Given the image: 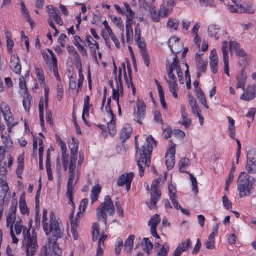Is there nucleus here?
Returning <instances> with one entry per match:
<instances>
[{
    "label": "nucleus",
    "instance_id": "f257e3e1",
    "mask_svg": "<svg viewBox=\"0 0 256 256\" xmlns=\"http://www.w3.org/2000/svg\"><path fill=\"white\" fill-rule=\"evenodd\" d=\"M50 223L49 225L48 223L44 222L43 224V228L46 234L48 236L52 234L51 238L52 240V252L54 256H61L62 250L59 248L56 241L58 239L62 238L64 234V229L62 225L54 218V212H52L50 214Z\"/></svg>",
    "mask_w": 256,
    "mask_h": 256
},
{
    "label": "nucleus",
    "instance_id": "f03ea898",
    "mask_svg": "<svg viewBox=\"0 0 256 256\" xmlns=\"http://www.w3.org/2000/svg\"><path fill=\"white\" fill-rule=\"evenodd\" d=\"M156 142L154 139V138L150 136L147 138L146 142L142 149L140 150V158L138 160V164L139 168V174L140 177H142L145 168L143 166L142 164L145 166L149 167L150 164V155L154 147H156Z\"/></svg>",
    "mask_w": 256,
    "mask_h": 256
},
{
    "label": "nucleus",
    "instance_id": "7ed1b4c3",
    "mask_svg": "<svg viewBox=\"0 0 256 256\" xmlns=\"http://www.w3.org/2000/svg\"><path fill=\"white\" fill-rule=\"evenodd\" d=\"M24 238L22 242V248L26 253V256H34L38 248L37 236L34 230L24 229Z\"/></svg>",
    "mask_w": 256,
    "mask_h": 256
},
{
    "label": "nucleus",
    "instance_id": "20e7f679",
    "mask_svg": "<svg viewBox=\"0 0 256 256\" xmlns=\"http://www.w3.org/2000/svg\"><path fill=\"white\" fill-rule=\"evenodd\" d=\"M256 182V179L250 176L245 172H241L238 177V190L240 192V197L242 198L250 194L251 190Z\"/></svg>",
    "mask_w": 256,
    "mask_h": 256
},
{
    "label": "nucleus",
    "instance_id": "39448f33",
    "mask_svg": "<svg viewBox=\"0 0 256 256\" xmlns=\"http://www.w3.org/2000/svg\"><path fill=\"white\" fill-rule=\"evenodd\" d=\"M108 213L110 216H114L115 214L114 206L109 196H106L104 202L102 203L96 210V215L98 220H102L106 225Z\"/></svg>",
    "mask_w": 256,
    "mask_h": 256
},
{
    "label": "nucleus",
    "instance_id": "423d86ee",
    "mask_svg": "<svg viewBox=\"0 0 256 256\" xmlns=\"http://www.w3.org/2000/svg\"><path fill=\"white\" fill-rule=\"evenodd\" d=\"M161 178H158L156 180H154L152 184V192L151 193L150 202L148 204V206L150 209L156 208V204L161 197V192L158 190V184Z\"/></svg>",
    "mask_w": 256,
    "mask_h": 256
},
{
    "label": "nucleus",
    "instance_id": "0eeeda50",
    "mask_svg": "<svg viewBox=\"0 0 256 256\" xmlns=\"http://www.w3.org/2000/svg\"><path fill=\"white\" fill-rule=\"evenodd\" d=\"M134 174L133 172L124 174L120 176L117 181V184L119 186H126V190L128 192L130 188L131 184L134 179Z\"/></svg>",
    "mask_w": 256,
    "mask_h": 256
},
{
    "label": "nucleus",
    "instance_id": "6e6552de",
    "mask_svg": "<svg viewBox=\"0 0 256 256\" xmlns=\"http://www.w3.org/2000/svg\"><path fill=\"white\" fill-rule=\"evenodd\" d=\"M137 111L134 112L135 120L142 124L141 120L144 119L146 114V106L144 102L140 100L136 102Z\"/></svg>",
    "mask_w": 256,
    "mask_h": 256
},
{
    "label": "nucleus",
    "instance_id": "1a4fd4ad",
    "mask_svg": "<svg viewBox=\"0 0 256 256\" xmlns=\"http://www.w3.org/2000/svg\"><path fill=\"white\" fill-rule=\"evenodd\" d=\"M2 113L8 126V132H10L12 128L17 124V122H14V116L8 106H6Z\"/></svg>",
    "mask_w": 256,
    "mask_h": 256
},
{
    "label": "nucleus",
    "instance_id": "9d476101",
    "mask_svg": "<svg viewBox=\"0 0 256 256\" xmlns=\"http://www.w3.org/2000/svg\"><path fill=\"white\" fill-rule=\"evenodd\" d=\"M175 144H172L166 156V163L168 169L169 170L172 168L175 164Z\"/></svg>",
    "mask_w": 256,
    "mask_h": 256
},
{
    "label": "nucleus",
    "instance_id": "9b49d317",
    "mask_svg": "<svg viewBox=\"0 0 256 256\" xmlns=\"http://www.w3.org/2000/svg\"><path fill=\"white\" fill-rule=\"evenodd\" d=\"M230 50L232 54L235 53L238 58H246L248 55L247 53L241 48L240 45L236 42H230Z\"/></svg>",
    "mask_w": 256,
    "mask_h": 256
},
{
    "label": "nucleus",
    "instance_id": "f8f14e48",
    "mask_svg": "<svg viewBox=\"0 0 256 256\" xmlns=\"http://www.w3.org/2000/svg\"><path fill=\"white\" fill-rule=\"evenodd\" d=\"M48 8L50 10L48 12L49 18L52 20H54L60 26L63 25V21L60 15V11L57 8H53L52 6H48Z\"/></svg>",
    "mask_w": 256,
    "mask_h": 256
},
{
    "label": "nucleus",
    "instance_id": "ddd939ff",
    "mask_svg": "<svg viewBox=\"0 0 256 256\" xmlns=\"http://www.w3.org/2000/svg\"><path fill=\"white\" fill-rule=\"evenodd\" d=\"M10 66L12 70L16 74H20L22 72V66L20 64V60L16 54L11 55Z\"/></svg>",
    "mask_w": 256,
    "mask_h": 256
},
{
    "label": "nucleus",
    "instance_id": "4468645a",
    "mask_svg": "<svg viewBox=\"0 0 256 256\" xmlns=\"http://www.w3.org/2000/svg\"><path fill=\"white\" fill-rule=\"evenodd\" d=\"M160 222V216L158 214H155L150 220L148 224L150 226V232L152 235L158 238H160V236L157 233L156 229L157 226Z\"/></svg>",
    "mask_w": 256,
    "mask_h": 256
},
{
    "label": "nucleus",
    "instance_id": "2eb2a0df",
    "mask_svg": "<svg viewBox=\"0 0 256 256\" xmlns=\"http://www.w3.org/2000/svg\"><path fill=\"white\" fill-rule=\"evenodd\" d=\"M171 69L172 72L174 70H176L178 76H182V69L180 66L179 65V60L177 55H175L174 58H173V62L171 63L168 60H166V70H170Z\"/></svg>",
    "mask_w": 256,
    "mask_h": 256
},
{
    "label": "nucleus",
    "instance_id": "dca6fc26",
    "mask_svg": "<svg viewBox=\"0 0 256 256\" xmlns=\"http://www.w3.org/2000/svg\"><path fill=\"white\" fill-rule=\"evenodd\" d=\"M256 86H248L246 92L244 93L240 96V99L249 102L256 98Z\"/></svg>",
    "mask_w": 256,
    "mask_h": 256
},
{
    "label": "nucleus",
    "instance_id": "f3484780",
    "mask_svg": "<svg viewBox=\"0 0 256 256\" xmlns=\"http://www.w3.org/2000/svg\"><path fill=\"white\" fill-rule=\"evenodd\" d=\"M134 38L138 48L140 49V53L143 51H146V43L141 41V32L139 24H138L135 28Z\"/></svg>",
    "mask_w": 256,
    "mask_h": 256
},
{
    "label": "nucleus",
    "instance_id": "a211bd4d",
    "mask_svg": "<svg viewBox=\"0 0 256 256\" xmlns=\"http://www.w3.org/2000/svg\"><path fill=\"white\" fill-rule=\"evenodd\" d=\"M132 132V128L129 124H125L120 132V139L122 142H124L126 140L130 137Z\"/></svg>",
    "mask_w": 256,
    "mask_h": 256
},
{
    "label": "nucleus",
    "instance_id": "6ab92c4d",
    "mask_svg": "<svg viewBox=\"0 0 256 256\" xmlns=\"http://www.w3.org/2000/svg\"><path fill=\"white\" fill-rule=\"evenodd\" d=\"M178 38L175 36L172 37L168 41V46L170 50L173 54H176V55H177L182 50L181 46H180L179 48H177L178 46L180 45V44L178 43Z\"/></svg>",
    "mask_w": 256,
    "mask_h": 256
},
{
    "label": "nucleus",
    "instance_id": "aec40b11",
    "mask_svg": "<svg viewBox=\"0 0 256 256\" xmlns=\"http://www.w3.org/2000/svg\"><path fill=\"white\" fill-rule=\"evenodd\" d=\"M247 78L246 72L242 70L237 76V86L236 88H240L245 90L246 82Z\"/></svg>",
    "mask_w": 256,
    "mask_h": 256
},
{
    "label": "nucleus",
    "instance_id": "412c9836",
    "mask_svg": "<svg viewBox=\"0 0 256 256\" xmlns=\"http://www.w3.org/2000/svg\"><path fill=\"white\" fill-rule=\"evenodd\" d=\"M196 66L198 71L205 72L207 69L208 62L204 60L200 55L197 54L196 56Z\"/></svg>",
    "mask_w": 256,
    "mask_h": 256
},
{
    "label": "nucleus",
    "instance_id": "4be33fe9",
    "mask_svg": "<svg viewBox=\"0 0 256 256\" xmlns=\"http://www.w3.org/2000/svg\"><path fill=\"white\" fill-rule=\"evenodd\" d=\"M116 82V87L112 90V98L117 102V104H118V102L120 100V93L122 94L124 88L122 84H118V81Z\"/></svg>",
    "mask_w": 256,
    "mask_h": 256
},
{
    "label": "nucleus",
    "instance_id": "5701e85b",
    "mask_svg": "<svg viewBox=\"0 0 256 256\" xmlns=\"http://www.w3.org/2000/svg\"><path fill=\"white\" fill-rule=\"evenodd\" d=\"M72 230L71 232L73 235L74 238L77 240L78 238V234L77 232V220L78 219H74V214L72 212L70 216Z\"/></svg>",
    "mask_w": 256,
    "mask_h": 256
},
{
    "label": "nucleus",
    "instance_id": "b1692460",
    "mask_svg": "<svg viewBox=\"0 0 256 256\" xmlns=\"http://www.w3.org/2000/svg\"><path fill=\"white\" fill-rule=\"evenodd\" d=\"M196 95L197 98L199 100L201 104L206 108H208V106L207 104L206 100V98L205 94L200 88H198L196 90Z\"/></svg>",
    "mask_w": 256,
    "mask_h": 256
},
{
    "label": "nucleus",
    "instance_id": "393cba45",
    "mask_svg": "<svg viewBox=\"0 0 256 256\" xmlns=\"http://www.w3.org/2000/svg\"><path fill=\"white\" fill-rule=\"evenodd\" d=\"M189 103L190 106L192 110V112L193 114L196 115H198L199 113H200V108L197 104L196 100V98L192 96H190L189 97Z\"/></svg>",
    "mask_w": 256,
    "mask_h": 256
},
{
    "label": "nucleus",
    "instance_id": "a878e982",
    "mask_svg": "<svg viewBox=\"0 0 256 256\" xmlns=\"http://www.w3.org/2000/svg\"><path fill=\"white\" fill-rule=\"evenodd\" d=\"M101 190L102 188L98 184L93 187L91 195V200L92 204L98 200L99 194L100 193Z\"/></svg>",
    "mask_w": 256,
    "mask_h": 256
},
{
    "label": "nucleus",
    "instance_id": "bb28decb",
    "mask_svg": "<svg viewBox=\"0 0 256 256\" xmlns=\"http://www.w3.org/2000/svg\"><path fill=\"white\" fill-rule=\"evenodd\" d=\"M246 172L248 175L256 174V162H246Z\"/></svg>",
    "mask_w": 256,
    "mask_h": 256
},
{
    "label": "nucleus",
    "instance_id": "cd10ccee",
    "mask_svg": "<svg viewBox=\"0 0 256 256\" xmlns=\"http://www.w3.org/2000/svg\"><path fill=\"white\" fill-rule=\"evenodd\" d=\"M21 6H22V10L24 14L25 18L27 20V22H28L30 26L32 27V28L33 29L35 23L34 21L30 18V15L29 14V12L28 10L26 8V6L24 2H22L20 4Z\"/></svg>",
    "mask_w": 256,
    "mask_h": 256
},
{
    "label": "nucleus",
    "instance_id": "c85d7f7f",
    "mask_svg": "<svg viewBox=\"0 0 256 256\" xmlns=\"http://www.w3.org/2000/svg\"><path fill=\"white\" fill-rule=\"evenodd\" d=\"M52 244V240L50 238H48L46 243L40 253L39 256H48L50 252V250L51 248H52V246H51Z\"/></svg>",
    "mask_w": 256,
    "mask_h": 256
},
{
    "label": "nucleus",
    "instance_id": "c756f323",
    "mask_svg": "<svg viewBox=\"0 0 256 256\" xmlns=\"http://www.w3.org/2000/svg\"><path fill=\"white\" fill-rule=\"evenodd\" d=\"M132 24L133 23L130 22H126V40L128 43H130L131 41L132 40V37L133 36V30H132Z\"/></svg>",
    "mask_w": 256,
    "mask_h": 256
},
{
    "label": "nucleus",
    "instance_id": "7c9ffc66",
    "mask_svg": "<svg viewBox=\"0 0 256 256\" xmlns=\"http://www.w3.org/2000/svg\"><path fill=\"white\" fill-rule=\"evenodd\" d=\"M106 235L101 236L98 240V246L97 250L96 256H103V248L104 247V242L107 238Z\"/></svg>",
    "mask_w": 256,
    "mask_h": 256
},
{
    "label": "nucleus",
    "instance_id": "2f4dec72",
    "mask_svg": "<svg viewBox=\"0 0 256 256\" xmlns=\"http://www.w3.org/2000/svg\"><path fill=\"white\" fill-rule=\"evenodd\" d=\"M20 208L21 212L23 214L28 213V210L24 194L22 195L20 198Z\"/></svg>",
    "mask_w": 256,
    "mask_h": 256
},
{
    "label": "nucleus",
    "instance_id": "473e14b6",
    "mask_svg": "<svg viewBox=\"0 0 256 256\" xmlns=\"http://www.w3.org/2000/svg\"><path fill=\"white\" fill-rule=\"evenodd\" d=\"M134 238V235H131L125 242L124 246L126 250L128 252H130L133 248Z\"/></svg>",
    "mask_w": 256,
    "mask_h": 256
},
{
    "label": "nucleus",
    "instance_id": "72a5a7b5",
    "mask_svg": "<svg viewBox=\"0 0 256 256\" xmlns=\"http://www.w3.org/2000/svg\"><path fill=\"white\" fill-rule=\"evenodd\" d=\"M172 9L166 6L164 4L160 10V16L162 18L168 16L172 12Z\"/></svg>",
    "mask_w": 256,
    "mask_h": 256
},
{
    "label": "nucleus",
    "instance_id": "f704fd0d",
    "mask_svg": "<svg viewBox=\"0 0 256 256\" xmlns=\"http://www.w3.org/2000/svg\"><path fill=\"white\" fill-rule=\"evenodd\" d=\"M69 148L70 150L71 156H77L78 144L75 141L74 138H72V142H70Z\"/></svg>",
    "mask_w": 256,
    "mask_h": 256
},
{
    "label": "nucleus",
    "instance_id": "c9c22d12",
    "mask_svg": "<svg viewBox=\"0 0 256 256\" xmlns=\"http://www.w3.org/2000/svg\"><path fill=\"white\" fill-rule=\"evenodd\" d=\"M166 72L170 80H168L166 78H165V80L168 84H178L176 78L174 74V72L171 69L170 70H166Z\"/></svg>",
    "mask_w": 256,
    "mask_h": 256
},
{
    "label": "nucleus",
    "instance_id": "e433bc0d",
    "mask_svg": "<svg viewBox=\"0 0 256 256\" xmlns=\"http://www.w3.org/2000/svg\"><path fill=\"white\" fill-rule=\"evenodd\" d=\"M182 124L186 128H189L192 123V120L188 118V114L185 112V110H182Z\"/></svg>",
    "mask_w": 256,
    "mask_h": 256
},
{
    "label": "nucleus",
    "instance_id": "4c0bfd02",
    "mask_svg": "<svg viewBox=\"0 0 256 256\" xmlns=\"http://www.w3.org/2000/svg\"><path fill=\"white\" fill-rule=\"evenodd\" d=\"M169 195L170 200H172L174 207L176 209L180 208V205L176 200V195L174 192H172L170 186L168 188Z\"/></svg>",
    "mask_w": 256,
    "mask_h": 256
},
{
    "label": "nucleus",
    "instance_id": "58836bf2",
    "mask_svg": "<svg viewBox=\"0 0 256 256\" xmlns=\"http://www.w3.org/2000/svg\"><path fill=\"white\" fill-rule=\"evenodd\" d=\"M179 26V21L176 18H170L167 23V27L176 30Z\"/></svg>",
    "mask_w": 256,
    "mask_h": 256
},
{
    "label": "nucleus",
    "instance_id": "ea45409f",
    "mask_svg": "<svg viewBox=\"0 0 256 256\" xmlns=\"http://www.w3.org/2000/svg\"><path fill=\"white\" fill-rule=\"evenodd\" d=\"M86 40L91 49L98 50L99 48L98 44L93 39L92 36H87Z\"/></svg>",
    "mask_w": 256,
    "mask_h": 256
},
{
    "label": "nucleus",
    "instance_id": "a19ab883",
    "mask_svg": "<svg viewBox=\"0 0 256 256\" xmlns=\"http://www.w3.org/2000/svg\"><path fill=\"white\" fill-rule=\"evenodd\" d=\"M190 160L186 158H183L180 159L179 162V168L180 170L182 172L187 173V172L182 170L183 168H185L190 164Z\"/></svg>",
    "mask_w": 256,
    "mask_h": 256
},
{
    "label": "nucleus",
    "instance_id": "79ce46f5",
    "mask_svg": "<svg viewBox=\"0 0 256 256\" xmlns=\"http://www.w3.org/2000/svg\"><path fill=\"white\" fill-rule=\"evenodd\" d=\"M116 118H112L110 122L108 124V128L109 130V132L112 135H114L116 133Z\"/></svg>",
    "mask_w": 256,
    "mask_h": 256
},
{
    "label": "nucleus",
    "instance_id": "37998d69",
    "mask_svg": "<svg viewBox=\"0 0 256 256\" xmlns=\"http://www.w3.org/2000/svg\"><path fill=\"white\" fill-rule=\"evenodd\" d=\"M92 228L93 230L92 231V240L94 242L98 240V238L100 235V226L98 223H95L93 224Z\"/></svg>",
    "mask_w": 256,
    "mask_h": 256
},
{
    "label": "nucleus",
    "instance_id": "c03bdc74",
    "mask_svg": "<svg viewBox=\"0 0 256 256\" xmlns=\"http://www.w3.org/2000/svg\"><path fill=\"white\" fill-rule=\"evenodd\" d=\"M150 13L151 18L154 22H158L160 20V13L158 14L156 12V9L152 6L151 8L148 10Z\"/></svg>",
    "mask_w": 256,
    "mask_h": 256
},
{
    "label": "nucleus",
    "instance_id": "a18cd8bd",
    "mask_svg": "<svg viewBox=\"0 0 256 256\" xmlns=\"http://www.w3.org/2000/svg\"><path fill=\"white\" fill-rule=\"evenodd\" d=\"M170 250V246L168 243L165 242L162 248L158 252L157 256H167V254Z\"/></svg>",
    "mask_w": 256,
    "mask_h": 256
},
{
    "label": "nucleus",
    "instance_id": "49530a36",
    "mask_svg": "<svg viewBox=\"0 0 256 256\" xmlns=\"http://www.w3.org/2000/svg\"><path fill=\"white\" fill-rule=\"evenodd\" d=\"M236 169V166L234 165V164H232V168L230 172L228 178L226 181V184H230L232 183V181L234 180Z\"/></svg>",
    "mask_w": 256,
    "mask_h": 256
},
{
    "label": "nucleus",
    "instance_id": "de8ad7c7",
    "mask_svg": "<svg viewBox=\"0 0 256 256\" xmlns=\"http://www.w3.org/2000/svg\"><path fill=\"white\" fill-rule=\"evenodd\" d=\"M219 28L216 25H210L208 28V33L210 36H216L219 31Z\"/></svg>",
    "mask_w": 256,
    "mask_h": 256
},
{
    "label": "nucleus",
    "instance_id": "09e8293b",
    "mask_svg": "<svg viewBox=\"0 0 256 256\" xmlns=\"http://www.w3.org/2000/svg\"><path fill=\"white\" fill-rule=\"evenodd\" d=\"M191 244V240L190 239H188L186 242H182V243L179 244L178 247L180 248V250L184 252L188 250V248H190Z\"/></svg>",
    "mask_w": 256,
    "mask_h": 256
},
{
    "label": "nucleus",
    "instance_id": "8fccbe9b",
    "mask_svg": "<svg viewBox=\"0 0 256 256\" xmlns=\"http://www.w3.org/2000/svg\"><path fill=\"white\" fill-rule=\"evenodd\" d=\"M240 13H245L246 14H252L254 12V9L253 8L252 6L246 5L244 6H240Z\"/></svg>",
    "mask_w": 256,
    "mask_h": 256
},
{
    "label": "nucleus",
    "instance_id": "3c124183",
    "mask_svg": "<svg viewBox=\"0 0 256 256\" xmlns=\"http://www.w3.org/2000/svg\"><path fill=\"white\" fill-rule=\"evenodd\" d=\"M74 173L75 171H69L68 172L67 189H74L73 180L74 177Z\"/></svg>",
    "mask_w": 256,
    "mask_h": 256
},
{
    "label": "nucleus",
    "instance_id": "603ef678",
    "mask_svg": "<svg viewBox=\"0 0 256 256\" xmlns=\"http://www.w3.org/2000/svg\"><path fill=\"white\" fill-rule=\"evenodd\" d=\"M144 241L146 246L144 251L146 254H149L153 248L154 245L148 238H144Z\"/></svg>",
    "mask_w": 256,
    "mask_h": 256
},
{
    "label": "nucleus",
    "instance_id": "864d4df0",
    "mask_svg": "<svg viewBox=\"0 0 256 256\" xmlns=\"http://www.w3.org/2000/svg\"><path fill=\"white\" fill-rule=\"evenodd\" d=\"M246 162H256V150L252 149L248 152Z\"/></svg>",
    "mask_w": 256,
    "mask_h": 256
},
{
    "label": "nucleus",
    "instance_id": "5fc2aeb1",
    "mask_svg": "<svg viewBox=\"0 0 256 256\" xmlns=\"http://www.w3.org/2000/svg\"><path fill=\"white\" fill-rule=\"evenodd\" d=\"M88 200L87 198L84 199L81 202L80 206V212L76 216V219H78V218L80 216V214H82V212L85 211V210L86 208V206L88 204Z\"/></svg>",
    "mask_w": 256,
    "mask_h": 256
},
{
    "label": "nucleus",
    "instance_id": "6e6d98bb",
    "mask_svg": "<svg viewBox=\"0 0 256 256\" xmlns=\"http://www.w3.org/2000/svg\"><path fill=\"white\" fill-rule=\"evenodd\" d=\"M190 176L192 183V190L196 194H198V182L196 178L192 174H190Z\"/></svg>",
    "mask_w": 256,
    "mask_h": 256
},
{
    "label": "nucleus",
    "instance_id": "4d7b16f0",
    "mask_svg": "<svg viewBox=\"0 0 256 256\" xmlns=\"http://www.w3.org/2000/svg\"><path fill=\"white\" fill-rule=\"evenodd\" d=\"M1 138L3 142L6 144L8 145L12 143V140L10 139L9 134H7L6 132H4L1 133Z\"/></svg>",
    "mask_w": 256,
    "mask_h": 256
},
{
    "label": "nucleus",
    "instance_id": "13d9d810",
    "mask_svg": "<svg viewBox=\"0 0 256 256\" xmlns=\"http://www.w3.org/2000/svg\"><path fill=\"white\" fill-rule=\"evenodd\" d=\"M57 96L58 101H61L64 94L63 86L60 82L57 85Z\"/></svg>",
    "mask_w": 256,
    "mask_h": 256
},
{
    "label": "nucleus",
    "instance_id": "bf43d9fd",
    "mask_svg": "<svg viewBox=\"0 0 256 256\" xmlns=\"http://www.w3.org/2000/svg\"><path fill=\"white\" fill-rule=\"evenodd\" d=\"M77 158V156H70L69 171H75Z\"/></svg>",
    "mask_w": 256,
    "mask_h": 256
},
{
    "label": "nucleus",
    "instance_id": "052dcab7",
    "mask_svg": "<svg viewBox=\"0 0 256 256\" xmlns=\"http://www.w3.org/2000/svg\"><path fill=\"white\" fill-rule=\"evenodd\" d=\"M222 203L224 208L227 210H230L232 208V202L228 199L226 194L222 197Z\"/></svg>",
    "mask_w": 256,
    "mask_h": 256
},
{
    "label": "nucleus",
    "instance_id": "680f3d73",
    "mask_svg": "<svg viewBox=\"0 0 256 256\" xmlns=\"http://www.w3.org/2000/svg\"><path fill=\"white\" fill-rule=\"evenodd\" d=\"M36 73L40 83V84H44V76L42 70L38 68H36Z\"/></svg>",
    "mask_w": 256,
    "mask_h": 256
},
{
    "label": "nucleus",
    "instance_id": "e2e57ef3",
    "mask_svg": "<svg viewBox=\"0 0 256 256\" xmlns=\"http://www.w3.org/2000/svg\"><path fill=\"white\" fill-rule=\"evenodd\" d=\"M18 202L16 200H12V206L10 210V214H12V216L15 218L16 212L17 210Z\"/></svg>",
    "mask_w": 256,
    "mask_h": 256
},
{
    "label": "nucleus",
    "instance_id": "0e129e2a",
    "mask_svg": "<svg viewBox=\"0 0 256 256\" xmlns=\"http://www.w3.org/2000/svg\"><path fill=\"white\" fill-rule=\"evenodd\" d=\"M224 71L225 74L229 77L230 72H229V62L228 56H224Z\"/></svg>",
    "mask_w": 256,
    "mask_h": 256
},
{
    "label": "nucleus",
    "instance_id": "69168bd1",
    "mask_svg": "<svg viewBox=\"0 0 256 256\" xmlns=\"http://www.w3.org/2000/svg\"><path fill=\"white\" fill-rule=\"evenodd\" d=\"M8 50V52L12 54V48L14 46V42L8 36H6Z\"/></svg>",
    "mask_w": 256,
    "mask_h": 256
},
{
    "label": "nucleus",
    "instance_id": "338daca9",
    "mask_svg": "<svg viewBox=\"0 0 256 256\" xmlns=\"http://www.w3.org/2000/svg\"><path fill=\"white\" fill-rule=\"evenodd\" d=\"M127 14H126V22H130L133 23V18L135 14L132 10L131 8H129L127 10Z\"/></svg>",
    "mask_w": 256,
    "mask_h": 256
},
{
    "label": "nucleus",
    "instance_id": "774afa93",
    "mask_svg": "<svg viewBox=\"0 0 256 256\" xmlns=\"http://www.w3.org/2000/svg\"><path fill=\"white\" fill-rule=\"evenodd\" d=\"M170 90L172 94V96L175 98H178V84H168Z\"/></svg>",
    "mask_w": 256,
    "mask_h": 256
}]
</instances>
